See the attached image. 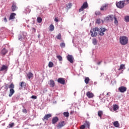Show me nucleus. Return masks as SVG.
<instances>
[{
	"label": "nucleus",
	"mask_w": 129,
	"mask_h": 129,
	"mask_svg": "<svg viewBox=\"0 0 129 129\" xmlns=\"http://www.w3.org/2000/svg\"><path fill=\"white\" fill-rule=\"evenodd\" d=\"M119 43L123 46H125L128 43V38L126 36H122L119 38Z\"/></svg>",
	"instance_id": "1"
},
{
	"label": "nucleus",
	"mask_w": 129,
	"mask_h": 129,
	"mask_svg": "<svg viewBox=\"0 0 129 129\" xmlns=\"http://www.w3.org/2000/svg\"><path fill=\"white\" fill-rule=\"evenodd\" d=\"M97 32H98V27L92 28L90 31L91 37H96L98 34Z\"/></svg>",
	"instance_id": "2"
},
{
	"label": "nucleus",
	"mask_w": 129,
	"mask_h": 129,
	"mask_svg": "<svg viewBox=\"0 0 129 129\" xmlns=\"http://www.w3.org/2000/svg\"><path fill=\"white\" fill-rule=\"evenodd\" d=\"M116 6L118 9H123L125 6V3H124V1H119L116 3Z\"/></svg>",
	"instance_id": "3"
},
{
	"label": "nucleus",
	"mask_w": 129,
	"mask_h": 129,
	"mask_svg": "<svg viewBox=\"0 0 129 129\" xmlns=\"http://www.w3.org/2000/svg\"><path fill=\"white\" fill-rule=\"evenodd\" d=\"M107 31V29L103 28V27H101L100 29L98 28V34L100 36H104V32Z\"/></svg>",
	"instance_id": "4"
},
{
	"label": "nucleus",
	"mask_w": 129,
	"mask_h": 129,
	"mask_svg": "<svg viewBox=\"0 0 129 129\" xmlns=\"http://www.w3.org/2000/svg\"><path fill=\"white\" fill-rule=\"evenodd\" d=\"M67 60H68L69 62H70V63H72V64H73V63L74 62V57H73V55L68 54L67 56Z\"/></svg>",
	"instance_id": "5"
},
{
	"label": "nucleus",
	"mask_w": 129,
	"mask_h": 129,
	"mask_svg": "<svg viewBox=\"0 0 129 129\" xmlns=\"http://www.w3.org/2000/svg\"><path fill=\"white\" fill-rule=\"evenodd\" d=\"M50 117H52L51 114H46L44 115V116L42 118L43 121H45V120H48Z\"/></svg>",
	"instance_id": "6"
},
{
	"label": "nucleus",
	"mask_w": 129,
	"mask_h": 129,
	"mask_svg": "<svg viewBox=\"0 0 129 129\" xmlns=\"http://www.w3.org/2000/svg\"><path fill=\"white\" fill-rule=\"evenodd\" d=\"M109 5L108 4H104L103 6L101 7L100 11H106L107 9H108V7Z\"/></svg>",
	"instance_id": "7"
},
{
	"label": "nucleus",
	"mask_w": 129,
	"mask_h": 129,
	"mask_svg": "<svg viewBox=\"0 0 129 129\" xmlns=\"http://www.w3.org/2000/svg\"><path fill=\"white\" fill-rule=\"evenodd\" d=\"M26 37H27V33L23 32L22 35H19L18 39L20 41H22V40H23V39H25Z\"/></svg>",
	"instance_id": "8"
},
{
	"label": "nucleus",
	"mask_w": 129,
	"mask_h": 129,
	"mask_svg": "<svg viewBox=\"0 0 129 129\" xmlns=\"http://www.w3.org/2000/svg\"><path fill=\"white\" fill-rule=\"evenodd\" d=\"M65 125V121H61L58 123V124L57 125V128H61V127H63Z\"/></svg>",
	"instance_id": "9"
},
{
	"label": "nucleus",
	"mask_w": 129,
	"mask_h": 129,
	"mask_svg": "<svg viewBox=\"0 0 129 129\" xmlns=\"http://www.w3.org/2000/svg\"><path fill=\"white\" fill-rule=\"evenodd\" d=\"M57 82L64 85L65 84V80L63 78H59L57 80Z\"/></svg>",
	"instance_id": "10"
},
{
	"label": "nucleus",
	"mask_w": 129,
	"mask_h": 129,
	"mask_svg": "<svg viewBox=\"0 0 129 129\" xmlns=\"http://www.w3.org/2000/svg\"><path fill=\"white\" fill-rule=\"evenodd\" d=\"M118 90L120 92H121L122 93L123 92H125L126 91V87L124 86H121L119 87Z\"/></svg>",
	"instance_id": "11"
},
{
	"label": "nucleus",
	"mask_w": 129,
	"mask_h": 129,
	"mask_svg": "<svg viewBox=\"0 0 129 129\" xmlns=\"http://www.w3.org/2000/svg\"><path fill=\"white\" fill-rule=\"evenodd\" d=\"M8 51L5 48H3L1 51V54L2 56H5L7 53H8Z\"/></svg>",
	"instance_id": "12"
},
{
	"label": "nucleus",
	"mask_w": 129,
	"mask_h": 129,
	"mask_svg": "<svg viewBox=\"0 0 129 129\" xmlns=\"http://www.w3.org/2000/svg\"><path fill=\"white\" fill-rule=\"evenodd\" d=\"M86 96H87V97H88V98H92L93 97H94V94H93V93L88 91L86 93Z\"/></svg>",
	"instance_id": "13"
},
{
	"label": "nucleus",
	"mask_w": 129,
	"mask_h": 129,
	"mask_svg": "<svg viewBox=\"0 0 129 129\" xmlns=\"http://www.w3.org/2000/svg\"><path fill=\"white\" fill-rule=\"evenodd\" d=\"M114 18V17H113V15H110L108 16L107 17H106L105 20L106 21H113V19Z\"/></svg>",
	"instance_id": "14"
},
{
	"label": "nucleus",
	"mask_w": 129,
	"mask_h": 129,
	"mask_svg": "<svg viewBox=\"0 0 129 129\" xmlns=\"http://www.w3.org/2000/svg\"><path fill=\"white\" fill-rule=\"evenodd\" d=\"M58 120H59V118H58V117L56 116L53 117L52 119V124H55V123H56L58 121Z\"/></svg>",
	"instance_id": "15"
},
{
	"label": "nucleus",
	"mask_w": 129,
	"mask_h": 129,
	"mask_svg": "<svg viewBox=\"0 0 129 129\" xmlns=\"http://www.w3.org/2000/svg\"><path fill=\"white\" fill-rule=\"evenodd\" d=\"M11 10L12 12H15V11H17V10H18V7H17V6L16 5V4H13L12 5V6L11 7Z\"/></svg>",
	"instance_id": "16"
},
{
	"label": "nucleus",
	"mask_w": 129,
	"mask_h": 129,
	"mask_svg": "<svg viewBox=\"0 0 129 129\" xmlns=\"http://www.w3.org/2000/svg\"><path fill=\"white\" fill-rule=\"evenodd\" d=\"M16 15L17 14L15 13H11L9 17V20H15V19H16L15 16H16Z\"/></svg>",
	"instance_id": "17"
},
{
	"label": "nucleus",
	"mask_w": 129,
	"mask_h": 129,
	"mask_svg": "<svg viewBox=\"0 0 129 129\" xmlns=\"http://www.w3.org/2000/svg\"><path fill=\"white\" fill-rule=\"evenodd\" d=\"M14 93H15V90L14 89H10V93L9 95V97H12V96H13L14 95Z\"/></svg>",
	"instance_id": "18"
},
{
	"label": "nucleus",
	"mask_w": 129,
	"mask_h": 129,
	"mask_svg": "<svg viewBox=\"0 0 129 129\" xmlns=\"http://www.w3.org/2000/svg\"><path fill=\"white\" fill-rule=\"evenodd\" d=\"M49 85L50 87H54L55 86V82L53 80L49 81Z\"/></svg>",
	"instance_id": "19"
},
{
	"label": "nucleus",
	"mask_w": 129,
	"mask_h": 129,
	"mask_svg": "<svg viewBox=\"0 0 129 129\" xmlns=\"http://www.w3.org/2000/svg\"><path fill=\"white\" fill-rule=\"evenodd\" d=\"M84 125L86 127H87L88 128H90V123H89L88 121H85L84 123Z\"/></svg>",
	"instance_id": "20"
},
{
	"label": "nucleus",
	"mask_w": 129,
	"mask_h": 129,
	"mask_svg": "<svg viewBox=\"0 0 129 129\" xmlns=\"http://www.w3.org/2000/svg\"><path fill=\"white\" fill-rule=\"evenodd\" d=\"M8 70V67L6 66L5 65H3L2 67L0 69V71H5V70Z\"/></svg>",
	"instance_id": "21"
},
{
	"label": "nucleus",
	"mask_w": 129,
	"mask_h": 129,
	"mask_svg": "<svg viewBox=\"0 0 129 129\" xmlns=\"http://www.w3.org/2000/svg\"><path fill=\"white\" fill-rule=\"evenodd\" d=\"M103 114V112L102 111L100 110L98 111V115L99 117H100V118H101V117H102Z\"/></svg>",
	"instance_id": "22"
},
{
	"label": "nucleus",
	"mask_w": 129,
	"mask_h": 129,
	"mask_svg": "<svg viewBox=\"0 0 129 129\" xmlns=\"http://www.w3.org/2000/svg\"><path fill=\"white\" fill-rule=\"evenodd\" d=\"M113 124L114 125V126H115V127H118V126H119V123H118V121H115L113 123Z\"/></svg>",
	"instance_id": "23"
},
{
	"label": "nucleus",
	"mask_w": 129,
	"mask_h": 129,
	"mask_svg": "<svg viewBox=\"0 0 129 129\" xmlns=\"http://www.w3.org/2000/svg\"><path fill=\"white\" fill-rule=\"evenodd\" d=\"M84 9H87L88 8V4H87V2H85L82 6Z\"/></svg>",
	"instance_id": "24"
},
{
	"label": "nucleus",
	"mask_w": 129,
	"mask_h": 129,
	"mask_svg": "<svg viewBox=\"0 0 129 129\" xmlns=\"http://www.w3.org/2000/svg\"><path fill=\"white\" fill-rule=\"evenodd\" d=\"M33 76H34V75L32 73H28L27 74V77L29 79H31Z\"/></svg>",
	"instance_id": "25"
},
{
	"label": "nucleus",
	"mask_w": 129,
	"mask_h": 129,
	"mask_svg": "<svg viewBox=\"0 0 129 129\" xmlns=\"http://www.w3.org/2000/svg\"><path fill=\"white\" fill-rule=\"evenodd\" d=\"M49 28V31H50V32H53V31H54V27L53 24L50 25Z\"/></svg>",
	"instance_id": "26"
},
{
	"label": "nucleus",
	"mask_w": 129,
	"mask_h": 129,
	"mask_svg": "<svg viewBox=\"0 0 129 129\" xmlns=\"http://www.w3.org/2000/svg\"><path fill=\"white\" fill-rule=\"evenodd\" d=\"M92 43L93 45H97V40H96V38H93L92 39Z\"/></svg>",
	"instance_id": "27"
},
{
	"label": "nucleus",
	"mask_w": 129,
	"mask_h": 129,
	"mask_svg": "<svg viewBox=\"0 0 129 129\" xmlns=\"http://www.w3.org/2000/svg\"><path fill=\"white\" fill-rule=\"evenodd\" d=\"M26 86H27V85L26 84V83H25L24 82H22L21 83L20 86H21V88H23V87H26Z\"/></svg>",
	"instance_id": "28"
},
{
	"label": "nucleus",
	"mask_w": 129,
	"mask_h": 129,
	"mask_svg": "<svg viewBox=\"0 0 129 129\" xmlns=\"http://www.w3.org/2000/svg\"><path fill=\"white\" fill-rule=\"evenodd\" d=\"M90 79H89V78L87 77L85 79V83L86 84H88L89 83Z\"/></svg>",
	"instance_id": "29"
},
{
	"label": "nucleus",
	"mask_w": 129,
	"mask_h": 129,
	"mask_svg": "<svg viewBox=\"0 0 129 129\" xmlns=\"http://www.w3.org/2000/svg\"><path fill=\"white\" fill-rule=\"evenodd\" d=\"M54 66V63H53V62L52 61H49L48 63V67L49 68H52V67H53V66Z\"/></svg>",
	"instance_id": "30"
},
{
	"label": "nucleus",
	"mask_w": 129,
	"mask_h": 129,
	"mask_svg": "<svg viewBox=\"0 0 129 129\" xmlns=\"http://www.w3.org/2000/svg\"><path fill=\"white\" fill-rule=\"evenodd\" d=\"M9 88H10V89H14V88H15V85L14 84V83H12L9 85Z\"/></svg>",
	"instance_id": "31"
},
{
	"label": "nucleus",
	"mask_w": 129,
	"mask_h": 129,
	"mask_svg": "<svg viewBox=\"0 0 129 129\" xmlns=\"http://www.w3.org/2000/svg\"><path fill=\"white\" fill-rule=\"evenodd\" d=\"M124 68V69H125V68L124 67V64H120V67L118 69V70L120 71V70L123 69Z\"/></svg>",
	"instance_id": "32"
},
{
	"label": "nucleus",
	"mask_w": 129,
	"mask_h": 129,
	"mask_svg": "<svg viewBox=\"0 0 129 129\" xmlns=\"http://www.w3.org/2000/svg\"><path fill=\"white\" fill-rule=\"evenodd\" d=\"M64 116L66 117H69V112H64L63 113Z\"/></svg>",
	"instance_id": "33"
},
{
	"label": "nucleus",
	"mask_w": 129,
	"mask_h": 129,
	"mask_svg": "<svg viewBox=\"0 0 129 129\" xmlns=\"http://www.w3.org/2000/svg\"><path fill=\"white\" fill-rule=\"evenodd\" d=\"M118 109V106L117 105H113V110L114 111L117 110Z\"/></svg>",
	"instance_id": "34"
},
{
	"label": "nucleus",
	"mask_w": 129,
	"mask_h": 129,
	"mask_svg": "<svg viewBox=\"0 0 129 129\" xmlns=\"http://www.w3.org/2000/svg\"><path fill=\"white\" fill-rule=\"evenodd\" d=\"M42 18L41 17H38L37 19V21L38 23H42Z\"/></svg>",
	"instance_id": "35"
},
{
	"label": "nucleus",
	"mask_w": 129,
	"mask_h": 129,
	"mask_svg": "<svg viewBox=\"0 0 129 129\" xmlns=\"http://www.w3.org/2000/svg\"><path fill=\"white\" fill-rule=\"evenodd\" d=\"M114 24H116V25H117L118 24V21H117L116 17H114Z\"/></svg>",
	"instance_id": "36"
},
{
	"label": "nucleus",
	"mask_w": 129,
	"mask_h": 129,
	"mask_svg": "<svg viewBox=\"0 0 129 129\" xmlns=\"http://www.w3.org/2000/svg\"><path fill=\"white\" fill-rule=\"evenodd\" d=\"M56 39L58 40H61V33H59L56 36Z\"/></svg>",
	"instance_id": "37"
},
{
	"label": "nucleus",
	"mask_w": 129,
	"mask_h": 129,
	"mask_svg": "<svg viewBox=\"0 0 129 129\" xmlns=\"http://www.w3.org/2000/svg\"><path fill=\"white\" fill-rule=\"evenodd\" d=\"M60 46L61 48H65V46H66L65 43H64V42L61 43L60 44Z\"/></svg>",
	"instance_id": "38"
},
{
	"label": "nucleus",
	"mask_w": 129,
	"mask_h": 129,
	"mask_svg": "<svg viewBox=\"0 0 129 129\" xmlns=\"http://www.w3.org/2000/svg\"><path fill=\"white\" fill-rule=\"evenodd\" d=\"M57 58L58 59L59 61H62V56H61V55H57Z\"/></svg>",
	"instance_id": "39"
},
{
	"label": "nucleus",
	"mask_w": 129,
	"mask_h": 129,
	"mask_svg": "<svg viewBox=\"0 0 129 129\" xmlns=\"http://www.w3.org/2000/svg\"><path fill=\"white\" fill-rule=\"evenodd\" d=\"M95 15L96 16H100V15H101V13H100L99 11H96L95 12Z\"/></svg>",
	"instance_id": "40"
},
{
	"label": "nucleus",
	"mask_w": 129,
	"mask_h": 129,
	"mask_svg": "<svg viewBox=\"0 0 129 129\" xmlns=\"http://www.w3.org/2000/svg\"><path fill=\"white\" fill-rule=\"evenodd\" d=\"M83 11H84V8H83V7L82 6L81 8L79 10V12L81 13V12H83Z\"/></svg>",
	"instance_id": "41"
},
{
	"label": "nucleus",
	"mask_w": 129,
	"mask_h": 129,
	"mask_svg": "<svg viewBox=\"0 0 129 129\" xmlns=\"http://www.w3.org/2000/svg\"><path fill=\"white\" fill-rule=\"evenodd\" d=\"M125 21L127 22H129V16H126L125 17Z\"/></svg>",
	"instance_id": "42"
},
{
	"label": "nucleus",
	"mask_w": 129,
	"mask_h": 129,
	"mask_svg": "<svg viewBox=\"0 0 129 129\" xmlns=\"http://www.w3.org/2000/svg\"><path fill=\"white\" fill-rule=\"evenodd\" d=\"M22 112H23V113H27L28 111H27L26 109L24 108L22 109Z\"/></svg>",
	"instance_id": "43"
},
{
	"label": "nucleus",
	"mask_w": 129,
	"mask_h": 129,
	"mask_svg": "<svg viewBox=\"0 0 129 129\" xmlns=\"http://www.w3.org/2000/svg\"><path fill=\"white\" fill-rule=\"evenodd\" d=\"M124 3H125V5L126 6V5H128L129 4V0H124Z\"/></svg>",
	"instance_id": "44"
},
{
	"label": "nucleus",
	"mask_w": 129,
	"mask_h": 129,
	"mask_svg": "<svg viewBox=\"0 0 129 129\" xmlns=\"http://www.w3.org/2000/svg\"><path fill=\"white\" fill-rule=\"evenodd\" d=\"M14 125H15V123H11L9 124V126L10 127H13V126H14Z\"/></svg>",
	"instance_id": "45"
},
{
	"label": "nucleus",
	"mask_w": 129,
	"mask_h": 129,
	"mask_svg": "<svg viewBox=\"0 0 129 129\" xmlns=\"http://www.w3.org/2000/svg\"><path fill=\"white\" fill-rule=\"evenodd\" d=\"M85 125L84 124V125H82L81 126H80V129H84L85 128Z\"/></svg>",
	"instance_id": "46"
},
{
	"label": "nucleus",
	"mask_w": 129,
	"mask_h": 129,
	"mask_svg": "<svg viewBox=\"0 0 129 129\" xmlns=\"http://www.w3.org/2000/svg\"><path fill=\"white\" fill-rule=\"evenodd\" d=\"M31 98H32L33 99H37V96L32 95L31 96Z\"/></svg>",
	"instance_id": "47"
},
{
	"label": "nucleus",
	"mask_w": 129,
	"mask_h": 129,
	"mask_svg": "<svg viewBox=\"0 0 129 129\" xmlns=\"http://www.w3.org/2000/svg\"><path fill=\"white\" fill-rule=\"evenodd\" d=\"M96 23L97 24H100V20H99V19L97 20L96 21Z\"/></svg>",
	"instance_id": "48"
},
{
	"label": "nucleus",
	"mask_w": 129,
	"mask_h": 129,
	"mask_svg": "<svg viewBox=\"0 0 129 129\" xmlns=\"http://www.w3.org/2000/svg\"><path fill=\"white\" fill-rule=\"evenodd\" d=\"M9 86H8V84L5 85V89L8 90V89H9Z\"/></svg>",
	"instance_id": "49"
},
{
	"label": "nucleus",
	"mask_w": 129,
	"mask_h": 129,
	"mask_svg": "<svg viewBox=\"0 0 129 129\" xmlns=\"http://www.w3.org/2000/svg\"><path fill=\"white\" fill-rule=\"evenodd\" d=\"M55 22H56V23H58V22H59V20H58V18H55L54 19Z\"/></svg>",
	"instance_id": "50"
},
{
	"label": "nucleus",
	"mask_w": 129,
	"mask_h": 129,
	"mask_svg": "<svg viewBox=\"0 0 129 129\" xmlns=\"http://www.w3.org/2000/svg\"><path fill=\"white\" fill-rule=\"evenodd\" d=\"M4 22H5L6 23H7V22H8V20L7 19V17L4 18Z\"/></svg>",
	"instance_id": "51"
},
{
	"label": "nucleus",
	"mask_w": 129,
	"mask_h": 129,
	"mask_svg": "<svg viewBox=\"0 0 129 129\" xmlns=\"http://www.w3.org/2000/svg\"><path fill=\"white\" fill-rule=\"evenodd\" d=\"M106 95H109V93H107L106 94Z\"/></svg>",
	"instance_id": "52"
},
{
	"label": "nucleus",
	"mask_w": 129,
	"mask_h": 129,
	"mask_svg": "<svg viewBox=\"0 0 129 129\" xmlns=\"http://www.w3.org/2000/svg\"><path fill=\"white\" fill-rule=\"evenodd\" d=\"M80 53L82 52V50H81V51H80Z\"/></svg>",
	"instance_id": "53"
},
{
	"label": "nucleus",
	"mask_w": 129,
	"mask_h": 129,
	"mask_svg": "<svg viewBox=\"0 0 129 129\" xmlns=\"http://www.w3.org/2000/svg\"><path fill=\"white\" fill-rule=\"evenodd\" d=\"M38 37H39V38L40 37V35H38Z\"/></svg>",
	"instance_id": "54"
},
{
	"label": "nucleus",
	"mask_w": 129,
	"mask_h": 129,
	"mask_svg": "<svg viewBox=\"0 0 129 129\" xmlns=\"http://www.w3.org/2000/svg\"><path fill=\"white\" fill-rule=\"evenodd\" d=\"M45 92V91H43V93Z\"/></svg>",
	"instance_id": "55"
}]
</instances>
